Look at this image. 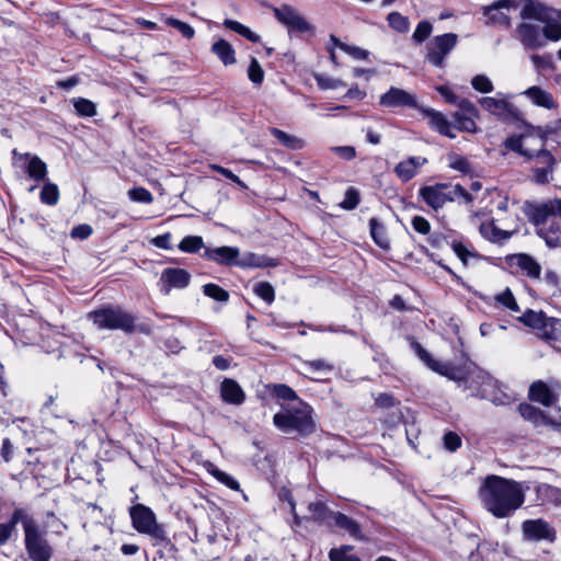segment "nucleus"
Wrapping results in <instances>:
<instances>
[{
  "mask_svg": "<svg viewBox=\"0 0 561 561\" xmlns=\"http://www.w3.org/2000/svg\"><path fill=\"white\" fill-rule=\"evenodd\" d=\"M523 20H536L543 24L539 26L523 22L517 28L520 43L531 49L546 46L547 41L559 42L561 39V10L548 7L538 0H523L519 13Z\"/></svg>",
  "mask_w": 561,
  "mask_h": 561,
  "instance_id": "f257e3e1",
  "label": "nucleus"
},
{
  "mask_svg": "<svg viewBox=\"0 0 561 561\" xmlns=\"http://www.w3.org/2000/svg\"><path fill=\"white\" fill-rule=\"evenodd\" d=\"M527 489L516 480L490 474L483 480L479 496L488 512L496 518H505L523 506Z\"/></svg>",
  "mask_w": 561,
  "mask_h": 561,
  "instance_id": "f03ea898",
  "label": "nucleus"
},
{
  "mask_svg": "<svg viewBox=\"0 0 561 561\" xmlns=\"http://www.w3.org/2000/svg\"><path fill=\"white\" fill-rule=\"evenodd\" d=\"M545 139L530 135H517L506 139L505 147L527 160L536 162L531 170V180L536 184H548L553 181L557 159L545 148Z\"/></svg>",
  "mask_w": 561,
  "mask_h": 561,
  "instance_id": "7ed1b4c3",
  "label": "nucleus"
},
{
  "mask_svg": "<svg viewBox=\"0 0 561 561\" xmlns=\"http://www.w3.org/2000/svg\"><path fill=\"white\" fill-rule=\"evenodd\" d=\"M274 425L286 434L309 435L314 432L312 409L304 401L282 404V411L273 417Z\"/></svg>",
  "mask_w": 561,
  "mask_h": 561,
  "instance_id": "20e7f679",
  "label": "nucleus"
},
{
  "mask_svg": "<svg viewBox=\"0 0 561 561\" xmlns=\"http://www.w3.org/2000/svg\"><path fill=\"white\" fill-rule=\"evenodd\" d=\"M99 330L135 331V317L119 308H102L88 314Z\"/></svg>",
  "mask_w": 561,
  "mask_h": 561,
  "instance_id": "39448f33",
  "label": "nucleus"
},
{
  "mask_svg": "<svg viewBox=\"0 0 561 561\" xmlns=\"http://www.w3.org/2000/svg\"><path fill=\"white\" fill-rule=\"evenodd\" d=\"M133 527L140 534L149 535L157 543L167 541V533L159 525L154 513L144 504H136L129 511Z\"/></svg>",
  "mask_w": 561,
  "mask_h": 561,
  "instance_id": "423d86ee",
  "label": "nucleus"
},
{
  "mask_svg": "<svg viewBox=\"0 0 561 561\" xmlns=\"http://www.w3.org/2000/svg\"><path fill=\"white\" fill-rule=\"evenodd\" d=\"M24 534L25 549L30 559L33 561L50 560L53 549L32 517L30 520H25Z\"/></svg>",
  "mask_w": 561,
  "mask_h": 561,
  "instance_id": "0eeeda50",
  "label": "nucleus"
},
{
  "mask_svg": "<svg viewBox=\"0 0 561 561\" xmlns=\"http://www.w3.org/2000/svg\"><path fill=\"white\" fill-rule=\"evenodd\" d=\"M458 44V35L455 33H445L436 35L426 44L425 60L432 66L443 68L447 56Z\"/></svg>",
  "mask_w": 561,
  "mask_h": 561,
  "instance_id": "6e6552de",
  "label": "nucleus"
},
{
  "mask_svg": "<svg viewBox=\"0 0 561 561\" xmlns=\"http://www.w3.org/2000/svg\"><path fill=\"white\" fill-rule=\"evenodd\" d=\"M511 95L497 93L496 96H484L479 100L480 106L503 122L520 119L522 113L511 101Z\"/></svg>",
  "mask_w": 561,
  "mask_h": 561,
  "instance_id": "1a4fd4ad",
  "label": "nucleus"
},
{
  "mask_svg": "<svg viewBox=\"0 0 561 561\" xmlns=\"http://www.w3.org/2000/svg\"><path fill=\"white\" fill-rule=\"evenodd\" d=\"M274 15L279 23L288 28V32L307 33L313 32V26L295 8L282 5L273 9Z\"/></svg>",
  "mask_w": 561,
  "mask_h": 561,
  "instance_id": "9d476101",
  "label": "nucleus"
},
{
  "mask_svg": "<svg viewBox=\"0 0 561 561\" xmlns=\"http://www.w3.org/2000/svg\"><path fill=\"white\" fill-rule=\"evenodd\" d=\"M414 350L419 358L424 362L426 366L433 371L457 382L465 380V373L460 368L454 367L448 363L438 362L432 358L431 354L419 343H414Z\"/></svg>",
  "mask_w": 561,
  "mask_h": 561,
  "instance_id": "9b49d317",
  "label": "nucleus"
},
{
  "mask_svg": "<svg viewBox=\"0 0 561 561\" xmlns=\"http://www.w3.org/2000/svg\"><path fill=\"white\" fill-rule=\"evenodd\" d=\"M524 538L529 541H548L553 542L557 537L556 529L546 520L527 519L522 524Z\"/></svg>",
  "mask_w": 561,
  "mask_h": 561,
  "instance_id": "f8f14e48",
  "label": "nucleus"
},
{
  "mask_svg": "<svg viewBox=\"0 0 561 561\" xmlns=\"http://www.w3.org/2000/svg\"><path fill=\"white\" fill-rule=\"evenodd\" d=\"M560 215L561 199H550L545 203H535L527 206V216L538 228L549 222L548 218Z\"/></svg>",
  "mask_w": 561,
  "mask_h": 561,
  "instance_id": "ddd939ff",
  "label": "nucleus"
},
{
  "mask_svg": "<svg viewBox=\"0 0 561 561\" xmlns=\"http://www.w3.org/2000/svg\"><path fill=\"white\" fill-rule=\"evenodd\" d=\"M379 104L383 107H417L415 96L407 90L391 87L386 93L379 98Z\"/></svg>",
  "mask_w": 561,
  "mask_h": 561,
  "instance_id": "4468645a",
  "label": "nucleus"
},
{
  "mask_svg": "<svg viewBox=\"0 0 561 561\" xmlns=\"http://www.w3.org/2000/svg\"><path fill=\"white\" fill-rule=\"evenodd\" d=\"M420 196L435 210L442 208L446 203L451 202V195L446 184L424 186L420 190Z\"/></svg>",
  "mask_w": 561,
  "mask_h": 561,
  "instance_id": "2eb2a0df",
  "label": "nucleus"
},
{
  "mask_svg": "<svg viewBox=\"0 0 561 561\" xmlns=\"http://www.w3.org/2000/svg\"><path fill=\"white\" fill-rule=\"evenodd\" d=\"M512 0H499L483 8L485 24L510 26V16L505 12L512 7Z\"/></svg>",
  "mask_w": 561,
  "mask_h": 561,
  "instance_id": "dca6fc26",
  "label": "nucleus"
},
{
  "mask_svg": "<svg viewBox=\"0 0 561 561\" xmlns=\"http://www.w3.org/2000/svg\"><path fill=\"white\" fill-rule=\"evenodd\" d=\"M191 275L183 268L169 267L161 274L163 290L169 294L172 288H185L190 284Z\"/></svg>",
  "mask_w": 561,
  "mask_h": 561,
  "instance_id": "f3484780",
  "label": "nucleus"
},
{
  "mask_svg": "<svg viewBox=\"0 0 561 561\" xmlns=\"http://www.w3.org/2000/svg\"><path fill=\"white\" fill-rule=\"evenodd\" d=\"M427 163V159L424 157H409L405 160L400 161L393 169V172L398 179L402 182H409L420 171V169Z\"/></svg>",
  "mask_w": 561,
  "mask_h": 561,
  "instance_id": "a211bd4d",
  "label": "nucleus"
},
{
  "mask_svg": "<svg viewBox=\"0 0 561 561\" xmlns=\"http://www.w3.org/2000/svg\"><path fill=\"white\" fill-rule=\"evenodd\" d=\"M204 256L222 265H237L239 249L234 247H218L205 249Z\"/></svg>",
  "mask_w": 561,
  "mask_h": 561,
  "instance_id": "6ab92c4d",
  "label": "nucleus"
},
{
  "mask_svg": "<svg viewBox=\"0 0 561 561\" xmlns=\"http://www.w3.org/2000/svg\"><path fill=\"white\" fill-rule=\"evenodd\" d=\"M518 410L525 420L533 422L536 426H551L554 431L561 432V423L551 421L539 409L528 403H523Z\"/></svg>",
  "mask_w": 561,
  "mask_h": 561,
  "instance_id": "aec40b11",
  "label": "nucleus"
},
{
  "mask_svg": "<svg viewBox=\"0 0 561 561\" xmlns=\"http://www.w3.org/2000/svg\"><path fill=\"white\" fill-rule=\"evenodd\" d=\"M522 94L536 106L543 107L546 110H553L558 106L552 94L538 85H533L526 89Z\"/></svg>",
  "mask_w": 561,
  "mask_h": 561,
  "instance_id": "412c9836",
  "label": "nucleus"
},
{
  "mask_svg": "<svg viewBox=\"0 0 561 561\" xmlns=\"http://www.w3.org/2000/svg\"><path fill=\"white\" fill-rule=\"evenodd\" d=\"M13 154L27 162L25 170L31 179L35 181H44L46 179L47 165L37 156H32L31 153H18L16 150H13Z\"/></svg>",
  "mask_w": 561,
  "mask_h": 561,
  "instance_id": "4be33fe9",
  "label": "nucleus"
},
{
  "mask_svg": "<svg viewBox=\"0 0 561 561\" xmlns=\"http://www.w3.org/2000/svg\"><path fill=\"white\" fill-rule=\"evenodd\" d=\"M31 516L22 510L18 508L12 513L11 519L7 524H0V546L5 545L11 538L12 534L16 530V525L22 523L25 529V520H30Z\"/></svg>",
  "mask_w": 561,
  "mask_h": 561,
  "instance_id": "5701e85b",
  "label": "nucleus"
},
{
  "mask_svg": "<svg viewBox=\"0 0 561 561\" xmlns=\"http://www.w3.org/2000/svg\"><path fill=\"white\" fill-rule=\"evenodd\" d=\"M221 398L225 402L239 405L243 403L245 394L239 383L233 379L226 378L220 386Z\"/></svg>",
  "mask_w": 561,
  "mask_h": 561,
  "instance_id": "b1692460",
  "label": "nucleus"
},
{
  "mask_svg": "<svg viewBox=\"0 0 561 561\" xmlns=\"http://www.w3.org/2000/svg\"><path fill=\"white\" fill-rule=\"evenodd\" d=\"M537 234L545 240L550 248H557L561 244V226L554 220L537 228Z\"/></svg>",
  "mask_w": 561,
  "mask_h": 561,
  "instance_id": "393cba45",
  "label": "nucleus"
},
{
  "mask_svg": "<svg viewBox=\"0 0 561 561\" xmlns=\"http://www.w3.org/2000/svg\"><path fill=\"white\" fill-rule=\"evenodd\" d=\"M529 398L531 401L541 403L545 407H549L556 401V396L553 394V392L541 380L535 381L530 386Z\"/></svg>",
  "mask_w": 561,
  "mask_h": 561,
  "instance_id": "a878e982",
  "label": "nucleus"
},
{
  "mask_svg": "<svg viewBox=\"0 0 561 561\" xmlns=\"http://www.w3.org/2000/svg\"><path fill=\"white\" fill-rule=\"evenodd\" d=\"M211 53L225 65L230 66L236 64V51L232 45L226 39H218L211 45Z\"/></svg>",
  "mask_w": 561,
  "mask_h": 561,
  "instance_id": "bb28decb",
  "label": "nucleus"
},
{
  "mask_svg": "<svg viewBox=\"0 0 561 561\" xmlns=\"http://www.w3.org/2000/svg\"><path fill=\"white\" fill-rule=\"evenodd\" d=\"M513 263L518 266L527 276L538 278L540 276V265L528 254L519 253L512 257Z\"/></svg>",
  "mask_w": 561,
  "mask_h": 561,
  "instance_id": "cd10ccee",
  "label": "nucleus"
},
{
  "mask_svg": "<svg viewBox=\"0 0 561 561\" xmlns=\"http://www.w3.org/2000/svg\"><path fill=\"white\" fill-rule=\"evenodd\" d=\"M426 116L430 118L431 126L438 133L449 138L456 137V135L451 131V123L447 121L445 115L434 110H427Z\"/></svg>",
  "mask_w": 561,
  "mask_h": 561,
  "instance_id": "c85d7f7f",
  "label": "nucleus"
},
{
  "mask_svg": "<svg viewBox=\"0 0 561 561\" xmlns=\"http://www.w3.org/2000/svg\"><path fill=\"white\" fill-rule=\"evenodd\" d=\"M206 471L211 474L219 483L226 485L230 490L240 491V483L227 472L217 468L213 462L206 461L204 463Z\"/></svg>",
  "mask_w": 561,
  "mask_h": 561,
  "instance_id": "c756f323",
  "label": "nucleus"
},
{
  "mask_svg": "<svg viewBox=\"0 0 561 561\" xmlns=\"http://www.w3.org/2000/svg\"><path fill=\"white\" fill-rule=\"evenodd\" d=\"M308 510L310 512V516H309L310 519L318 522L320 524L331 526V518L333 515V511L329 510L324 503H322V502L310 503L308 506Z\"/></svg>",
  "mask_w": 561,
  "mask_h": 561,
  "instance_id": "7c9ffc66",
  "label": "nucleus"
},
{
  "mask_svg": "<svg viewBox=\"0 0 561 561\" xmlns=\"http://www.w3.org/2000/svg\"><path fill=\"white\" fill-rule=\"evenodd\" d=\"M480 233L493 242L507 240L512 236V232L497 228L493 221L481 224Z\"/></svg>",
  "mask_w": 561,
  "mask_h": 561,
  "instance_id": "2f4dec72",
  "label": "nucleus"
},
{
  "mask_svg": "<svg viewBox=\"0 0 561 561\" xmlns=\"http://www.w3.org/2000/svg\"><path fill=\"white\" fill-rule=\"evenodd\" d=\"M270 131L278 140L279 144L290 150H299L305 147V140L297 136L289 135L278 128H271Z\"/></svg>",
  "mask_w": 561,
  "mask_h": 561,
  "instance_id": "473e14b6",
  "label": "nucleus"
},
{
  "mask_svg": "<svg viewBox=\"0 0 561 561\" xmlns=\"http://www.w3.org/2000/svg\"><path fill=\"white\" fill-rule=\"evenodd\" d=\"M335 525L341 529H344L347 531L351 536L357 537L359 534V526L358 524L350 518L348 516L340 513V512H333L332 518H331V526Z\"/></svg>",
  "mask_w": 561,
  "mask_h": 561,
  "instance_id": "72a5a7b5",
  "label": "nucleus"
},
{
  "mask_svg": "<svg viewBox=\"0 0 561 561\" xmlns=\"http://www.w3.org/2000/svg\"><path fill=\"white\" fill-rule=\"evenodd\" d=\"M370 234L381 249H389V239L386 233V228L376 218L369 220Z\"/></svg>",
  "mask_w": 561,
  "mask_h": 561,
  "instance_id": "f704fd0d",
  "label": "nucleus"
},
{
  "mask_svg": "<svg viewBox=\"0 0 561 561\" xmlns=\"http://www.w3.org/2000/svg\"><path fill=\"white\" fill-rule=\"evenodd\" d=\"M561 323L560 320L552 317H545L542 327H539V331L545 339L557 340L560 333Z\"/></svg>",
  "mask_w": 561,
  "mask_h": 561,
  "instance_id": "c9c22d12",
  "label": "nucleus"
},
{
  "mask_svg": "<svg viewBox=\"0 0 561 561\" xmlns=\"http://www.w3.org/2000/svg\"><path fill=\"white\" fill-rule=\"evenodd\" d=\"M224 25L227 28L245 37L247 39H249L252 43H257L261 39L260 35L255 34L248 26L241 24L238 21L227 19V20H225Z\"/></svg>",
  "mask_w": 561,
  "mask_h": 561,
  "instance_id": "e433bc0d",
  "label": "nucleus"
},
{
  "mask_svg": "<svg viewBox=\"0 0 561 561\" xmlns=\"http://www.w3.org/2000/svg\"><path fill=\"white\" fill-rule=\"evenodd\" d=\"M389 26L398 33H408L410 28V21L400 12H391L387 15Z\"/></svg>",
  "mask_w": 561,
  "mask_h": 561,
  "instance_id": "4c0bfd02",
  "label": "nucleus"
},
{
  "mask_svg": "<svg viewBox=\"0 0 561 561\" xmlns=\"http://www.w3.org/2000/svg\"><path fill=\"white\" fill-rule=\"evenodd\" d=\"M477 116L478 115H469V114L462 115L460 112H455L453 114V118L455 121L456 127L459 130H463V131H468V133L476 131L474 117H477Z\"/></svg>",
  "mask_w": 561,
  "mask_h": 561,
  "instance_id": "58836bf2",
  "label": "nucleus"
},
{
  "mask_svg": "<svg viewBox=\"0 0 561 561\" xmlns=\"http://www.w3.org/2000/svg\"><path fill=\"white\" fill-rule=\"evenodd\" d=\"M202 248H204V241L199 236H187L179 244V249L185 253H195Z\"/></svg>",
  "mask_w": 561,
  "mask_h": 561,
  "instance_id": "ea45409f",
  "label": "nucleus"
},
{
  "mask_svg": "<svg viewBox=\"0 0 561 561\" xmlns=\"http://www.w3.org/2000/svg\"><path fill=\"white\" fill-rule=\"evenodd\" d=\"M41 201L42 203L54 206L59 201V190L56 184L53 183H46L41 192Z\"/></svg>",
  "mask_w": 561,
  "mask_h": 561,
  "instance_id": "a19ab883",
  "label": "nucleus"
},
{
  "mask_svg": "<svg viewBox=\"0 0 561 561\" xmlns=\"http://www.w3.org/2000/svg\"><path fill=\"white\" fill-rule=\"evenodd\" d=\"M545 317L546 314L542 311L527 310L519 317V321L527 327L538 330L539 327H542Z\"/></svg>",
  "mask_w": 561,
  "mask_h": 561,
  "instance_id": "79ce46f5",
  "label": "nucleus"
},
{
  "mask_svg": "<svg viewBox=\"0 0 561 561\" xmlns=\"http://www.w3.org/2000/svg\"><path fill=\"white\" fill-rule=\"evenodd\" d=\"M73 106L77 113L81 116L91 117L96 113L95 105L92 101L83 98H78L73 100Z\"/></svg>",
  "mask_w": 561,
  "mask_h": 561,
  "instance_id": "37998d69",
  "label": "nucleus"
},
{
  "mask_svg": "<svg viewBox=\"0 0 561 561\" xmlns=\"http://www.w3.org/2000/svg\"><path fill=\"white\" fill-rule=\"evenodd\" d=\"M273 392L278 399L284 400L287 403H295V401H301L290 387L283 383L274 385Z\"/></svg>",
  "mask_w": 561,
  "mask_h": 561,
  "instance_id": "c03bdc74",
  "label": "nucleus"
},
{
  "mask_svg": "<svg viewBox=\"0 0 561 561\" xmlns=\"http://www.w3.org/2000/svg\"><path fill=\"white\" fill-rule=\"evenodd\" d=\"M203 293L217 301L226 302L229 299V294L224 288L216 284H206L203 286Z\"/></svg>",
  "mask_w": 561,
  "mask_h": 561,
  "instance_id": "a18cd8bd",
  "label": "nucleus"
},
{
  "mask_svg": "<svg viewBox=\"0 0 561 561\" xmlns=\"http://www.w3.org/2000/svg\"><path fill=\"white\" fill-rule=\"evenodd\" d=\"M253 291L265 302L271 305L275 298V291L270 283L261 282L254 285Z\"/></svg>",
  "mask_w": 561,
  "mask_h": 561,
  "instance_id": "49530a36",
  "label": "nucleus"
},
{
  "mask_svg": "<svg viewBox=\"0 0 561 561\" xmlns=\"http://www.w3.org/2000/svg\"><path fill=\"white\" fill-rule=\"evenodd\" d=\"M316 82L322 90H335L345 87V82L340 79H334L325 75H316Z\"/></svg>",
  "mask_w": 561,
  "mask_h": 561,
  "instance_id": "de8ad7c7",
  "label": "nucleus"
},
{
  "mask_svg": "<svg viewBox=\"0 0 561 561\" xmlns=\"http://www.w3.org/2000/svg\"><path fill=\"white\" fill-rule=\"evenodd\" d=\"M352 550V547L345 546L340 549H331L329 552V557L331 561H360V559L355 554H350L348 551Z\"/></svg>",
  "mask_w": 561,
  "mask_h": 561,
  "instance_id": "09e8293b",
  "label": "nucleus"
},
{
  "mask_svg": "<svg viewBox=\"0 0 561 561\" xmlns=\"http://www.w3.org/2000/svg\"><path fill=\"white\" fill-rule=\"evenodd\" d=\"M432 31V23L428 21H421L413 32L412 39L415 43L421 44L431 35Z\"/></svg>",
  "mask_w": 561,
  "mask_h": 561,
  "instance_id": "8fccbe9b",
  "label": "nucleus"
},
{
  "mask_svg": "<svg viewBox=\"0 0 561 561\" xmlns=\"http://www.w3.org/2000/svg\"><path fill=\"white\" fill-rule=\"evenodd\" d=\"M471 85L481 93H490L494 90V85L490 78L484 75H477L471 79Z\"/></svg>",
  "mask_w": 561,
  "mask_h": 561,
  "instance_id": "3c124183",
  "label": "nucleus"
},
{
  "mask_svg": "<svg viewBox=\"0 0 561 561\" xmlns=\"http://www.w3.org/2000/svg\"><path fill=\"white\" fill-rule=\"evenodd\" d=\"M165 23L169 26L176 28L187 39L194 37L195 35V31L190 24L182 22L178 19L167 18Z\"/></svg>",
  "mask_w": 561,
  "mask_h": 561,
  "instance_id": "603ef678",
  "label": "nucleus"
},
{
  "mask_svg": "<svg viewBox=\"0 0 561 561\" xmlns=\"http://www.w3.org/2000/svg\"><path fill=\"white\" fill-rule=\"evenodd\" d=\"M470 380H471V382L480 381V386L477 390L479 391V394L482 398H486L488 392H486L485 386H491L493 382V379L483 371H477V373L470 374Z\"/></svg>",
  "mask_w": 561,
  "mask_h": 561,
  "instance_id": "864d4df0",
  "label": "nucleus"
},
{
  "mask_svg": "<svg viewBox=\"0 0 561 561\" xmlns=\"http://www.w3.org/2000/svg\"><path fill=\"white\" fill-rule=\"evenodd\" d=\"M128 196L133 202L150 204L153 201L152 194L144 187H135L128 191Z\"/></svg>",
  "mask_w": 561,
  "mask_h": 561,
  "instance_id": "5fc2aeb1",
  "label": "nucleus"
},
{
  "mask_svg": "<svg viewBox=\"0 0 561 561\" xmlns=\"http://www.w3.org/2000/svg\"><path fill=\"white\" fill-rule=\"evenodd\" d=\"M359 203L358 192L354 187L347 188L345 192L344 199L341 202L340 206L346 210H352L356 208Z\"/></svg>",
  "mask_w": 561,
  "mask_h": 561,
  "instance_id": "6e6d98bb",
  "label": "nucleus"
},
{
  "mask_svg": "<svg viewBox=\"0 0 561 561\" xmlns=\"http://www.w3.org/2000/svg\"><path fill=\"white\" fill-rule=\"evenodd\" d=\"M448 165L449 168L457 170L462 173L470 172V165L466 158L459 154H449L448 156Z\"/></svg>",
  "mask_w": 561,
  "mask_h": 561,
  "instance_id": "4d7b16f0",
  "label": "nucleus"
},
{
  "mask_svg": "<svg viewBox=\"0 0 561 561\" xmlns=\"http://www.w3.org/2000/svg\"><path fill=\"white\" fill-rule=\"evenodd\" d=\"M248 76H249V79L253 83H256V84L262 83V81L264 79V71H263L261 65L259 64V61L256 60V58L251 59V62H250V66L248 69Z\"/></svg>",
  "mask_w": 561,
  "mask_h": 561,
  "instance_id": "13d9d810",
  "label": "nucleus"
},
{
  "mask_svg": "<svg viewBox=\"0 0 561 561\" xmlns=\"http://www.w3.org/2000/svg\"><path fill=\"white\" fill-rule=\"evenodd\" d=\"M453 250L455 254L459 257V260L462 262L463 265L468 264V260L470 257H476V253L467 249L465 244L461 242H454L453 243Z\"/></svg>",
  "mask_w": 561,
  "mask_h": 561,
  "instance_id": "bf43d9fd",
  "label": "nucleus"
},
{
  "mask_svg": "<svg viewBox=\"0 0 561 561\" xmlns=\"http://www.w3.org/2000/svg\"><path fill=\"white\" fill-rule=\"evenodd\" d=\"M496 300L514 312H518V305L510 289L496 296Z\"/></svg>",
  "mask_w": 561,
  "mask_h": 561,
  "instance_id": "052dcab7",
  "label": "nucleus"
},
{
  "mask_svg": "<svg viewBox=\"0 0 561 561\" xmlns=\"http://www.w3.org/2000/svg\"><path fill=\"white\" fill-rule=\"evenodd\" d=\"M342 50L344 53H346L348 56H351L352 58L357 59V60H365L369 56V51H367L358 46H353V45L346 44V46H342Z\"/></svg>",
  "mask_w": 561,
  "mask_h": 561,
  "instance_id": "680f3d73",
  "label": "nucleus"
},
{
  "mask_svg": "<svg viewBox=\"0 0 561 561\" xmlns=\"http://www.w3.org/2000/svg\"><path fill=\"white\" fill-rule=\"evenodd\" d=\"M455 105L458 107L457 112H460L462 115H478L477 107L468 99L459 98Z\"/></svg>",
  "mask_w": 561,
  "mask_h": 561,
  "instance_id": "e2e57ef3",
  "label": "nucleus"
},
{
  "mask_svg": "<svg viewBox=\"0 0 561 561\" xmlns=\"http://www.w3.org/2000/svg\"><path fill=\"white\" fill-rule=\"evenodd\" d=\"M238 266H251V267H261V266H264L265 263H264V260L263 257L259 256V255H255L253 253H250L248 255H245L242 260H238V263H237Z\"/></svg>",
  "mask_w": 561,
  "mask_h": 561,
  "instance_id": "0e129e2a",
  "label": "nucleus"
},
{
  "mask_svg": "<svg viewBox=\"0 0 561 561\" xmlns=\"http://www.w3.org/2000/svg\"><path fill=\"white\" fill-rule=\"evenodd\" d=\"M443 439L445 448L449 451L457 450L461 445L460 437L454 432L446 433Z\"/></svg>",
  "mask_w": 561,
  "mask_h": 561,
  "instance_id": "69168bd1",
  "label": "nucleus"
},
{
  "mask_svg": "<svg viewBox=\"0 0 561 561\" xmlns=\"http://www.w3.org/2000/svg\"><path fill=\"white\" fill-rule=\"evenodd\" d=\"M412 227L415 231L421 234H427L431 230V225L428 220L422 216H415L412 219Z\"/></svg>",
  "mask_w": 561,
  "mask_h": 561,
  "instance_id": "338daca9",
  "label": "nucleus"
},
{
  "mask_svg": "<svg viewBox=\"0 0 561 561\" xmlns=\"http://www.w3.org/2000/svg\"><path fill=\"white\" fill-rule=\"evenodd\" d=\"M531 61H533V65L535 66L536 69H552L553 68V62L551 61V59L547 56H541V55H533L530 57Z\"/></svg>",
  "mask_w": 561,
  "mask_h": 561,
  "instance_id": "774afa93",
  "label": "nucleus"
}]
</instances>
